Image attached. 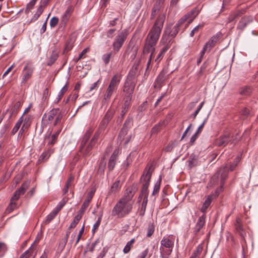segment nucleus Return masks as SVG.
<instances>
[{
    "instance_id": "obj_34",
    "label": "nucleus",
    "mask_w": 258,
    "mask_h": 258,
    "mask_svg": "<svg viewBox=\"0 0 258 258\" xmlns=\"http://www.w3.org/2000/svg\"><path fill=\"white\" fill-rule=\"evenodd\" d=\"M134 242L135 239L133 238L127 242L123 250V251L124 253H127L130 252Z\"/></svg>"
},
{
    "instance_id": "obj_53",
    "label": "nucleus",
    "mask_w": 258,
    "mask_h": 258,
    "mask_svg": "<svg viewBox=\"0 0 258 258\" xmlns=\"http://www.w3.org/2000/svg\"><path fill=\"white\" fill-rule=\"evenodd\" d=\"M101 217H99L98 219V220L96 222V223L93 225V229H92V232L93 233H94L96 230L98 229V227L99 226L101 222Z\"/></svg>"
},
{
    "instance_id": "obj_64",
    "label": "nucleus",
    "mask_w": 258,
    "mask_h": 258,
    "mask_svg": "<svg viewBox=\"0 0 258 258\" xmlns=\"http://www.w3.org/2000/svg\"><path fill=\"white\" fill-rule=\"evenodd\" d=\"M147 105V101L144 102L142 104H141L138 110L140 112H143L146 109Z\"/></svg>"
},
{
    "instance_id": "obj_23",
    "label": "nucleus",
    "mask_w": 258,
    "mask_h": 258,
    "mask_svg": "<svg viewBox=\"0 0 258 258\" xmlns=\"http://www.w3.org/2000/svg\"><path fill=\"white\" fill-rule=\"evenodd\" d=\"M21 106V103L20 102V101H17L15 103L14 106L11 109V110H10L11 113H10L9 118L15 117L16 115V114L18 112V111L19 109V108H20Z\"/></svg>"
},
{
    "instance_id": "obj_19",
    "label": "nucleus",
    "mask_w": 258,
    "mask_h": 258,
    "mask_svg": "<svg viewBox=\"0 0 258 258\" xmlns=\"http://www.w3.org/2000/svg\"><path fill=\"white\" fill-rule=\"evenodd\" d=\"M235 229L237 232H238L241 237L244 239L245 233L243 230L242 226L241 224V220L239 218H237L236 220V223L235 224Z\"/></svg>"
},
{
    "instance_id": "obj_20",
    "label": "nucleus",
    "mask_w": 258,
    "mask_h": 258,
    "mask_svg": "<svg viewBox=\"0 0 258 258\" xmlns=\"http://www.w3.org/2000/svg\"><path fill=\"white\" fill-rule=\"evenodd\" d=\"M231 137L228 135H225L221 137L218 140V145H226L227 144H232Z\"/></svg>"
},
{
    "instance_id": "obj_58",
    "label": "nucleus",
    "mask_w": 258,
    "mask_h": 258,
    "mask_svg": "<svg viewBox=\"0 0 258 258\" xmlns=\"http://www.w3.org/2000/svg\"><path fill=\"white\" fill-rule=\"evenodd\" d=\"M116 31L115 29H110L106 32V36L108 38H112L113 36L115 31Z\"/></svg>"
},
{
    "instance_id": "obj_47",
    "label": "nucleus",
    "mask_w": 258,
    "mask_h": 258,
    "mask_svg": "<svg viewBox=\"0 0 258 258\" xmlns=\"http://www.w3.org/2000/svg\"><path fill=\"white\" fill-rule=\"evenodd\" d=\"M204 27V24H199L196 27H195L190 32L189 35L190 37H193L195 33H197L199 32L200 29H202Z\"/></svg>"
},
{
    "instance_id": "obj_51",
    "label": "nucleus",
    "mask_w": 258,
    "mask_h": 258,
    "mask_svg": "<svg viewBox=\"0 0 258 258\" xmlns=\"http://www.w3.org/2000/svg\"><path fill=\"white\" fill-rule=\"evenodd\" d=\"M120 153V149L118 147L116 148L114 150V151L110 158L117 160V156Z\"/></svg>"
},
{
    "instance_id": "obj_60",
    "label": "nucleus",
    "mask_w": 258,
    "mask_h": 258,
    "mask_svg": "<svg viewBox=\"0 0 258 258\" xmlns=\"http://www.w3.org/2000/svg\"><path fill=\"white\" fill-rule=\"evenodd\" d=\"M65 205V202L64 201L60 202L59 204L56 207V208L53 210L57 213L61 210V209Z\"/></svg>"
},
{
    "instance_id": "obj_52",
    "label": "nucleus",
    "mask_w": 258,
    "mask_h": 258,
    "mask_svg": "<svg viewBox=\"0 0 258 258\" xmlns=\"http://www.w3.org/2000/svg\"><path fill=\"white\" fill-rule=\"evenodd\" d=\"M58 19L56 17H53L50 21V26L51 27H54L58 23Z\"/></svg>"
},
{
    "instance_id": "obj_11",
    "label": "nucleus",
    "mask_w": 258,
    "mask_h": 258,
    "mask_svg": "<svg viewBox=\"0 0 258 258\" xmlns=\"http://www.w3.org/2000/svg\"><path fill=\"white\" fill-rule=\"evenodd\" d=\"M135 84L131 81H126L124 83L123 92L125 93V97L131 99L134 92Z\"/></svg>"
},
{
    "instance_id": "obj_35",
    "label": "nucleus",
    "mask_w": 258,
    "mask_h": 258,
    "mask_svg": "<svg viewBox=\"0 0 258 258\" xmlns=\"http://www.w3.org/2000/svg\"><path fill=\"white\" fill-rule=\"evenodd\" d=\"M92 149V146H80L79 151L83 155H88Z\"/></svg>"
},
{
    "instance_id": "obj_32",
    "label": "nucleus",
    "mask_w": 258,
    "mask_h": 258,
    "mask_svg": "<svg viewBox=\"0 0 258 258\" xmlns=\"http://www.w3.org/2000/svg\"><path fill=\"white\" fill-rule=\"evenodd\" d=\"M222 36V33L221 32H218L215 35H213L209 40L210 43L212 44L214 46L216 45L217 42L219 40L220 38Z\"/></svg>"
},
{
    "instance_id": "obj_24",
    "label": "nucleus",
    "mask_w": 258,
    "mask_h": 258,
    "mask_svg": "<svg viewBox=\"0 0 258 258\" xmlns=\"http://www.w3.org/2000/svg\"><path fill=\"white\" fill-rule=\"evenodd\" d=\"M212 195H210L206 199L205 201L203 204V206L201 209V211L202 213H205L207 211V208L210 205L212 202Z\"/></svg>"
},
{
    "instance_id": "obj_29",
    "label": "nucleus",
    "mask_w": 258,
    "mask_h": 258,
    "mask_svg": "<svg viewBox=\"0 0 258 258\" xmlns=\"http://www.w3.org/2000/svg\"><path fill=\"white\" fill-rule=\"evenodd\" d=\"M53 150L51 149H48L47 151H44L41 155L38 160V161H44L47 160L49 157V156H50Z\"/></svg>"
},
{
    "instance_id": "obj_16",
    "label": "nucleus",
    "mask_w": 258,
    "mask_h": 258,
    "mask_svg": "<svg viewBox=\"0 0 258 258\" xmlns=\"http://www.w3.org/2000/svg\"><path fill=\"white\" fill-rule=\"evenodd\" d=\"M58 111L57 110H52L48 112L47 115L44 114L43 116V120L47 123H51L52 121L54 119V117L57 114Z\"/></svg>"
},
{
    "instance_id": "obj_44",
    "label": "nucleus",
    "mask_w": 258,
    "mask_h": 258,
    "mask_svg": "<svg viewBox=\"0 0 258 258\" xmlns=\"http://www.w3.org/2000/svg\"><path fill=\"white\" fill-rule=\"evenodd\" d=\"M199 12L197 8H195L191 10L190 12H188L185 16L186 17L187 19L192 18L195 15H196V16L198 15Z\"/></svg>"
},
{
    "instance_id": "obj_6",
    "label": "nucleus",
    "mask_w": 258,
    "mask_h": 258,
    "mask_svg": "<svg viewBox=\"0 0 258 258\" xmlns=\"http://www.w3.org/2000/svg\"><path fill=\"white\" fill-rule=\"evenodd\" d=\"M121 79V75L116 74L111 79L110 82L105 92L103 99L108 101L113 93L117 90Z\"/></svg>"
},
{
    "instance_id": "obj_39",
    "label": "nucleus",
    "mask_w": 258,
    "mask_h": 258,
    "mask_svg": "<svg viewBox=\"0 0 258 258\" xmlns=\"http://www.w3.org/2000/svg\"><path fill=\"white\" fill-rule=\"evenodd\" d=\"M116 159H112V158H109L108 163V169L109 171H111L113 170V169L115 167L116 163Z\"/></svg>"
},
{
    "instance_id": "obj_5",
    "label": "nucleus",
    "mask_w": 258,
    "mask_h": 258,
    "mask_svg": "<svg viewBox=\"0 0 258 258\" xmlns=\"http://www.w3.org/2000/svg\"><path fill=\"white\" fill-rule=\"evenodd\" d=\"M151 167H146L141 177L140 182L143 185L141 194L139 197L138 202H140L142 198L145 197H147V198H148L149 194L148 187L150 184L152 172L151 170Z\"/></svg>"
},
{
    "instance_id": "obj_3",
    "label": "nucleus",
    "mask_w": 258,
    "mask_h": 258,
    "mask_svg": "<svg viewBox=\"0 0 258 258\" xmlns=\"http://www.w3.org/2000/svg\"><path fill=\"white\" fill-rule=\"evenodd\" d=\"M228 176V170L226 166L222 167L219 171H218L212 177L211 182L213 184L218 183L219 181L220 182V186L217 188L215 192L213 194L212 197H214L216 198L219 195V194L223 189V185L225 180Z\"/></svg>"
},
{
    "instance_id": "obj_38",
    "label": "nucleus",
    "mask_w": 258,
    "mask_h": 258,
    "mask_svg": "<svg viewBox=\"0 0 258 258\" xmlns=\"http://www.w3.org/2000/svg\"><path fill=\"white\" fill-rule=\"evenodd\" d=\"M43 8L42 6H40L37 10V12L36 13L33 15L31 19V21H34L36 20L41 15V14L43 12Z\"/></svg>"
},
{
    "instance_id": "obj_55",
    "label": "nucleus",
    "mask_w": 258,
    "mask_h": 258,
    "mask_svg": "<svg viewBox=\"0 0 258 258\" xmlns=\"http://www.w3.org/2000/svg\"><path fill=\"white\" fill-rule=\"evenodd\" d=\"M186 20H187V18L184 15L182 18L180 19V20L177 22L176 24V27H179L182 24H183Z\"/></svg>"
},
{
    "instance_id": "obj_17",
    "label": "nucleus",
    "mask_w": 258,
    "mask_h": 258,
    "mask_svg": "<svg viewBox=\"0 0 258 258\" xmlns=\"http://www.w3.org/2000/svg\"><path fill=\"white\" fill-rule=\"evenodd\" d=\"M165 79V74L162 72L157 77L155 83L154 87L156 89H160L162 86V84Z\"/></svg>"
},
{
    "instance_id": "obj_46",
    "label": "nucleus",
    "mask_w": 258,
    "mask_h": 258,
    "mask_svg": "<svg viewBox=\"0 0 258 258\" xmlns=\"http://www.w3.org/2000/svg\"><path fill=\"white\" fill-rule=\"evenodd\" d=\"M204 103H205L204 101L200 103V104L199 105L197 109L194 112V113H192L190 115V117H192L193 119H195L196 116L198 114L199 112H200L201 109L202 108Z\"/></svg>"
},
{
    "instance_id": "obj_30",
    "label": "nucleus",
    "mask_w": 258,
    "mask_h": 258,
    "mask_svg": "<svg viewBox=\"0 0 258 258\" xmlns=\"http://www.w3.org/2000/svg\"><path fill=\"white\" fill-rule=\"evenodd\" d=\"M106 162L105 161L104 157H103L99 163V167L98 169V173L100 174H103L105 168L106 167Z\"/></svg>"
},
{
    "instance_id": "obj_26",
    "label": "nucleus",
    "mask_w": 258,
    "mask_h": 258,
    "mask_svg": "<svg viewBox=\"0 0 258 258\" xmlns=\"http://www.w3.org/2000/svg\"><path fill=\"white\" fill-rule=\"evenodd\" d=\"M241 159V156L240 155H237L236 157L235 158L234 162L232 164L229 165V167H228L227 165H225L227 167V170L228 171L229 170L232 171H233L235 168L237 166L238 163L239 162L240 160ZM224 167V166L223 167Z\"/></svg>"
},
{
    "instance_id": "obj_7",
    "label": "nucleus",
    "mask_w": 258,
    "mask_h": 258,
    "mask_svg": "<svg viewBox=\"0 0 258 258\" xmlns=\"http://www.w3.org/2000/svg\"><path fill=\"white\" fill-rule=\"evenodd\" d=\"M128 34L127 30L123 29L115 36L112 43V47L114 51L118 52L119 50L126 40Z\"/></svg>"
},
{
    "instance_id": "obj_21",
    "label": "nucleus",
    "mask_w": 258,
    "mask_h": 258,
    "mask_svg": "<svg viewBox=\"0 0 258 258\" xmlns=\"http://www.w3.org/2000/svg\"><path fill=\"white\" fill-rule=\"evenodd\" d=\"M179 31V28L176 27V26L175 25L173 28V29L170 31H169L168 29H167L165 31V34L163 35H166L168 37L169 39L170 40V42L173 38H174L178 33Z\"/></svg>"
},
{
    "instance_id": "obj_1",
    "label": "nucleus",
    "mask_w": 258,
    "mask_h": 258,
    "mask_svg": "<svg viewBox=\"0 0 258 258\" xmlns=\"http://www.w3.org/2000/svg\"><path fill=\"white\" fill-rule=\"evenodd\" d=\"M164 19L165 17L164 16H160L158 18L146 38L144 51L145 53L151 52L147 62L146 70L149 69L151 64L153 53L155 50V46L159 39L163 26Z\"/></svg>"
},
{
    "instance_id": "obj_22",
    "label": "nucleus",
    "mask_w": 258,
    "mask_h": 258,
    "mask_svg": "<svg viewBox=\"0 0 258 258\" xmlns=\"http://www.w3.org/2000/svg\"><path fill=\"white\" fill-rule=\"evenodd\" d=\"M73 11V8L72 6H69L67 10H66V12L62 16V22L66 24V22L68 21L69 19L70 18L71 15Z\"/></svg>"
},
{
    "instance_id": "obj_36",
    "label": "nucleus",
    "mask_w": 258,
    "mask_h": 258,
    "mask_svg": "<svg viewBox=\"0 0 258 258\" xmlns=\"http://www.w3.org/2000/svg\"><path fill=\"white\" fill-rule=\"evenodd\" d=\"M89 205V200H85L82 205V207L80 210L79 211L78 214H80L81 217H82V215H83L85 210Z\"/></svg>"
},
{
    "instance_id": "obj_54",
    "label": "nucleus",
    "mask_w": 258,
    "mask_h": 258,
    "mask_svg": "<svg viewBox=\"0 0 258 258\" xmlns=\"http://www.w3.org/2000/svg\"><path fill=\"white\" fill-rule=\"evenodd\" d=\"M191 126H192V124L190 123L189 124V125L187 126V127L186 128V130H185V131L184 132L183 134H182V137L181 138V140L186 139V136L188 134V133L189 131L190 130V128L191 127Z\"/></svg>"
},
{
    "instance_id": "obj_28",
    "label": "nucleus",
    "mask_w": 258,
    "mask_h": 258,
    "mask_svg": "<svg viewBox=\"0 0 258 258\" xmlns=\"http://www.w3.org/2000/svg\"><path fill=\"white\" fill-rule=\"evenodd\" d=\"M57 213L53 210L46 217V219L43 222V224L47 225L49 224L56 216Z\"/></svg>"
},
{
    "instance_id": "obj_50",
    "label": "nucleus",
    "mask_w": 258,
    "mask_h": 258,
    "mask_svg": "<svg viewBox=\"0 0 258 258\" xmlns=\"http://www.w3.org/2000/svg\"><path fill=\"white\" fill-rule=\"evenodd\" d=\"M203 250V246L202 245H199L195 250L194 251L192 254H195V256L197 257L201 254Z\"/></svg>"
},
{
    "instance_id": "obj_37",
    "label": "nucleus",
    "mask_w": 258,
    "mask_h": 258,
    "mask_svg": "<svg viewBox=\"0 0 258 258\" xmlns=\"http://www.w3.org/2000/svg\"><path fill=\"white\" fill-rule=\"evenodd\" d=\"M81 218H82L81 215L80 214H77L75 216L74 220L71 223L70 226L69 227V229H72V228H75Z\"/></svg>"
},
{
    "instance_id": "obj_40",
    "label": "nucleus",
    "mask_w": 258,
    "mask_h": 258,
    "mask_svg": "<svg viewBox=\"0 0 258 258\" xmlns=\"http://www.w3.org/2000/svg\"><path fill=\"white\" fill-rule=\"evenodd\" d=\"M23 115H22L20 118V119H19V120L17 122V123H16L15 125L14 126L13 130H12V133L13 134H15L17 132V131H18V130L19 129L21 124L23 122Z\"/></svg>"
},
{
    "instance_id": "obj_48",
    "label": "nucleus",
    "mask_w": 258,
    "mask_h": 258,
    "mask_svg": "<svg viewBox=\"0 0 258 258\" xmlns=\"http://www.w3.org/2000/svg\"><path fill=\"white\" fill-rule=\"evenodd\" d=\"M112 53L109 52L107 53H105L102 56V59L104 61V62L107 64L109 63L110 57L111 56Z\"/></svg>"
},
{
    "instance_id": "obj_13",
    "label": "nucleus",
    "mask_w": 258,
    "mask_h": 258,
    "mask_svg": "<svg viewBox=\"0 0 258 258\" xmlns=\"http://www.w3.org/2000/svg\"><path fill=\"white\" fill-rule=\"evenodd\" d=\"M252 21V18L250 16H244L239 22L237 28L239 30H243L247 24Z\"/></svg>"
},
{
    "instance_id": "obj_59",
    "label": "nucleus",
    "mask_w": 258,
    "mask_h": 258,
    "mask_svg": "<svg viewBox=\"0 0 258 258\" xmlns=\"http://www.w3.org/2000/svg\"><path fill=\"white\" fill-rule=\"evenodd\" d=\"M13 201H11L10 205L7 209V211L10 213L16 207V204L15 203L12 202Z\"/></svg>"
},
{
    "instance_id": "obj_45",
    "label": "nucleus",
    "mask_w": 258,
    "mask_h": 258,
    "mask_svg": "<svg viewBox=\"0 0 258 258\" xmlns=\"http://www.w3.org/2000/svg\"><path fill=\"white\" fill-rule=\"evenodd\" d=\"M99 134H100L99 131H98V132H97L95 133V134L94 135V136H93L91 140L89 145H93L97 144V141L98 139Z\"/></svg>"
},
{
    "instance_id": "obj_41",
    "label": "nucleus",
    "mask_w": 258,
    "mask_h": 258,
    "mask_svg": "<svg viewBox=\"0 0 258 258\" xmlns=\"http://www.w3.org/2000/svg\"><path fill=\"white\" fill-rule=\"evenodd\" d=\"M164 125V122H160L157 124H156L151 130V134H155L157 133L161 129V126Z\"/></svg>"
},
{
    "instance_id": "obj_18",
    "label": "nucleus",
    "mask_w": 258,
    "mask_h": 258,
    "mask_svg": "<svg viewBox=\"0 0 258 258\" xmlns=\"http://www.w3.org/2000/svg\"><path fill=\"white\" fill-rule=\"evenodd\" d=\"M205 219L206 216L205 214H203L201 216H200L198 220V222L196 224V225L195 227V231L196 233H198L200 231L201 229L203 227V226L205 225Z\"/></svg>"
},
{
    "instance_id": "obj_4",
    "label": "nucleus",
    "mask_w": 258,
    "mask_h": 258,
    "mask_svg": "<svg viewBox=\"0 0 258 258\" xmlns=\"http://www.w3.org/2000/svg\"><path fill=\"white\" fill-rule=\"evenodd\" d=\"M160 256L162 258H168L172 252L174 245V238L171 235L164 236L160 241Z\"/></svg>"
},
{
    "instance_id": "obj_49",
    "label": "nucleus",
    "mask_w": 258,
    "mask_h": 258,
    "mask_svg": "<svg viewBox=\"0 0 258 258\" xmlns=\"http://www.w3.org/2000/svg\"><path fill=\"white\" fill-rule=\"evenodd\" d=\"M120 181L119 180L115 181L111 186L110 191L111 192H115L118 188Z\"/></svg>"
},
{
    "instance_id": "obj_27",
    "label": "nucleus",
    "mask_w": 258,
    "mask_h": 258,
    "mask_svg": "<svg viewBox=\"0 0 258 258\" xmlns=\"http://www.w3.org/2000/svg\"><path fill=\"white\" fill-rule=\"evenodd\" d=\"M93 132V129L92 127H90L86 132L85 134L84 135L82 141V143L84 145H85L87 144L88 140L89 139L91 134H92Z\"/></svg>"
},
{
    "instance_id": "obj_8",
    "label": "nucleus",
    "mask_w": 258,
    "mask_h": 258,
    "mask_svg": "<svg viewBox=\"0 0 258 258\" xmlns=\"http://www.w3.org/2000/svg\"><path fill=\"white\" fill-rule=\"evenodd\" d=\"M132 121L130 119H127L125 120L123 127L121 128L118 139L120 141V144L126 145L129 143L130 138L128 136L125 137L127 134V130L131 126Z\"/></svg>"
},
{
    "instance_id": "obj_56",
    "label": "nucleus",
    "mask_w": 258,
    "mask_h": 258,
    "mask_svg": "<svg viewBox=\"0 0 258 258\" xmlns=\"http://www.w3.org/2000/svg\"><path fill=\"white\" fill-rule=\"evenodd\" d=\"M154 232V227L153 225H149L148 227V231L147 234V237H150Z\"/></svg>"
},
{
    "instance_id": "obj_14",
    "label": "nucleus",
    "mask_w": 258,
    "mask_h": 258,
    "mask_svg": "<svg viewBox=\"0 0 258 258\" xmlns=\"http://www.w3.org/2000/svg\"><path fill=\"white\" fill-rule=\"evenodd\" d=\"M113 116V113L111 111H107L101 122V125L100 126V130H103L108 123L109 121L110 120Z\"/></svg>"
},
{
    "instance_id": "obj_15",
    "label": "nucleus",
    "mask_w": 258,
    "mask_h": 258,
    "mask_svg": "<svg viewBox=\"0 0 258 258\" xmlns=\"http://www.w3.org/2000/svg\"><path fill=\"white\" fill-rule=\"evenodd\" d=\"M35 250L36 248L33 243L28 250L21 254L20 258H34L36 254L35 252Z\"/></svg>"
},
{
    "instance_id": "obj_61",
    "label": "nucleus",
    "mask_w": 258,
    "mask_h": 258,
    "mask_svg": "<svg viewBox=\"0 0 258 258\" xmlns=\"http://www.w3.org/2000/svg\"><path fill=\"white\" fill-rule=\"evenodd\" d=\"M149 252L148 248L143 251L137 257V258H146Z\"/></svg>"
},
{
    "instance_id": "obj_25",
    "label": "nucleus",
    "mask_w": 258,
    "mask_h": 258,
    "mask_svg": "<svg viewBox=\"0 0 258 258\" xmlns=\"http://www.w3.org/2000/svg\"><path fill=\"white\" fill-rule=\"evenodd\" d=\"M161 180H162L161 177V176H160L159 179H158V180L157 181V182L155 183V184L154 185V189H153V192L151 195L152 197L155 196L156 195H157L158 194L159 190H160V188Z\"/></svg>"
},
{
    "instance_id": "obj_31",
    "label": "nucleus",
    "mask_w": 258,
    "mask_h": 258,
    "mask_svg": "<svg viewBox=\"0 0 258 258\" xmlns=\"http://www.w3.org/2000/svg\"><path fill=\"white\" fill-rule=\"evenodd\" d=\"M58 56V53L55 50L52 51V54L50 56L48 61L47 62V64L48 66H50L53 64L55 61L57 59Z\"/></svg>"
},
{
    "instance_id": "obj_43",
    "label": "nucleus",
    "mask_w": 258,
    "mask_h": 258,
    "mask_svg": "<svg viewBox=\"0 0 258 258\" xmlns=\"http://www.w3.org/2000/svg\"><path fill=\"white\" fill-rule=\"evenodd\" d=\"M57 138L55 135H51L45 139L48 145H53L56 143Z\"/></svg>"
},
{
    "instance_id": "obj_12",
    "label": "nucleus",
    "mask_w": 258,
    "mask_h": 258,
    "mask_svg": "<svg viewBox=\"0 0 258 258\" xmlns=\"http://www.w3.org/2000/svg\"><path fill=\"white\" fill-rule=\"evenodd\" d=\"M29 186V183H23L21 187L15 191L11 201H16L19 199L21 195H23Z\"/></svg>"
},
{
    "instance_id": "obj_63",
    "label": "nucleus",
    "mask_w": 258,
    "mask_h": 258,
    "mask_svg": "<svg viewBox=\"0 0 258 258\" xmlns=\"http://www.w3.org/2000/svg\"><path fill=\"white\" fill-rule=\"evenodd\" d=\"M142 199H143V202L141 204V207L140 209H143V210H146L147 203H148V198H147V197H145Z\"/></svg>"
},
{
    "instance_id": "obj_33",
    "label": "nucleus",
    "mask_w": 258,
    "mask_h": 258,
    "mask_svg": "<svg viewBox=\"0 0 258 258\" xmlns=\"http://www.w3.org/2000/svg\"><path fill=\"white\" fill-rule=\"evenodd\" d=\"M252 92V89L250 87H245L244 88H241L239 93L242 96H248Z\"/></svg>"
},
{
    "instance_id": "obj_57",
    "label": "nucleus",
    "mask_w": 258,
    "mask_h": 258,
    "mask_svg": "<svg viewBox=\"0 0 258 258\" xmlns=\"http://www.w3.org/2000/svg\"><path fill=\"white\" fill-rule=\"evenodd\" d=\"M84 228H85V226L84 225L82 226V228L81 229V230H80L79 231V233L78 234V235H77V240H76V241L75 242V245H76L77 244V243H78V242L79 241L82 234H83L84 233Z\"/></svg>"
},
{
    "instance_id": "obj_42",
    "label": "nucleus",
    "mask_w": 258,
    "mask_h": 258,
    "mask_svg": "<svg viewBox=\"0 0 258 258\" xmlns=\"http://www.w3.org/2000/svg\"><path fill=\"white\" fill-rule=\"evenodd\" d=\"M68 90L67 84H66L60 90L57 97L56 98L57 102H59L61 98L62 97L64 94L67 92Z\"/></svg>"
},
{
    "instance_id": "obj_10",
    "label": "nucleus",
    "mask_w": 258,
    "mask_h": 258,
    "mask_svg": "<svg viewBox=\"0 0 258 258\" xmlns=\"http://www.w3.org/2000/svg\"><path fill=\"white\" fill-rule=\"evenodd\" d=\"M34 68L28 64L26 65L23 69L21 84H25L32 77Z\"/></svg>"
},
{
    "instance_id": "obj_2",
    "label": "nucleus",
    "mask_w": 258,
    "mask_h": 258,
    "mask_svg": "<svg viewBox=\"0 0 258 258\" xmlns=\"http://www.w3.org/2000/svg\"><path fill=\"white\" fill-rule=\"evenodd\" d=\"M131 197L121 198L113 207L111 215L118 218H123L128 215L132 211L133 204L130 200Z\"/></svg>"
},
{
    "instance_id": "obj_9",
    "label": "nucleus",
    "mask_w": 258,
    "mask_h": 258,
    "mask_svg": "<svg viewBox=\"0 0 258 258\" xmlns=\"http://www.w3.org/2000/svg\"><path fill=\"white\" fill-rule=\"evenodd\" d=\"M160 44H164V46L161 49L160 52H159L156 58L155 59V61L157 62V64H158L159 62L162 59L164 54L170 48V40L166 35H163L160 40Z\"/></svg>"
},
{
    "instance_id": "obj_62",
    "label": "nucleus",
    "mask_w": 258,
    "mask_h": 258,
    "mask_svg": "<svg viewBox=\"0 0 258 258\" xmlns=\"http://www.w3.org/2000/svg\"><path fill=\"white\" fill-rule=\"evenodd\" d=\"M200 134H198L197 133H195L190 138V141H189V144H194L195 142L196 141V140L197 139V138H198Z\"/></svg>"
}]
</instances>
